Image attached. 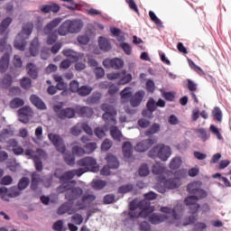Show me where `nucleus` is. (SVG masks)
Wrapping results in <instances>:
<instances>
[{"mask_svg": "<svg viewBox=\"0 0 231 231\" xmlns=\"http://www.w3.org/2000/svg\"><path fill=\"white\" fill-rule=\"evenodd\" d=\"M84 27V22L80 19L66 20L58 28L59 35L65 37L68 33H79Z\"/></svg>", "mask_w": 231, "mask_h": 231, "instance_id": "1", "label": "nucleus"}, {"mask_svg": "<svg viewBox=\"0 0 231 231\" xmlns=\"http://www.w3.org/2000/svg\"><path fill=\"white\" fill-rule=\"evenodd\" d=\"M33 32V23H26L23 24L22 28L21 33L16 36L14 41V48L19 50L20 51H24L26 50V44L28 41V37L32 35Z\"/></svg>", "mask_w": 231, "mask_h": 231, "instance_id": "2", "label": "nucleus"}, {"mask_svg": "<svg viewBox=\"0 0 231 231\" xmlns=\"http://www.w3.org/2000/svg\"><path fill=\"white\" fill-rule=\"evenodd\" d=\"M138 208H140V203L138 200L134 199L129 203V210L123 212L125 216H127L124 221L125 226H127V228H131V226H133L134 219H138V217H143V212L138 211Z\"/></svg>", "mask_w": 231, "mask_h": 231, "instance_id": "3", "label": "nucleus"}, {"mask_svg": "<svg viewBox=\"0 0 231 231\" xmlns=\"http://www.w3.org/2000/svg\"><path fill=\"white\" fill-rule=\"evenodd\" d=\"M172 155V151L171 150V146H167L163 143H158L153 148H152L149 152V158H159L162 162H167Z\"/></svg>", "mask_w": 231, "mask_h": 231, "instance_id": "4", "label": "nucleus"}, {"mask_svg": "<svg viewBox=\"0 0 231 231\" xmlns=\"http://www.w3.org/2000/svg\"><path fill=\"white\" fill-rule=\"evenodd\" d=\"M0 51H5L0 59V73H6L10 66V55L12 54V45L6 43V39L0 40Z\"/></svg>", "mask_w": 231, "mask_h": 231, "instance_id": "5", "label": "nucleus"}, {"mask_svg": "<svg viewBox=\"0 0 231 231\" xmlns=\"http://www.w3.org/2000/svg\"><path fill=\"white\" fill-rule=\"evenodd\" d=\"M61 23H62V18L57 17L44 26L43 33H45V35H48L47 44L49 46H51L52 44H55V42H57L59 36H57V32H52L54 28H57V26H59Z\"/></svg>", "mask_w": 231, "mask_h": 231, "instance_id": "6", "label": "nucleus"}, {"mask_svg": "<svg viewBox=\"0 0 231 231\" xmlns=\"http://www.w3.org/2000/svg\"><path fill=\"white\" fill-rule=\"evenodd\" d=\"M101 111L105 113L102 118L108 125H116V109L112 105L104 103L101 105Z\"/></svg>", "mask_w": 231, "mask_h": 231, "instance_id": "7", "label": "nucleus"}, {"mask_svg": "<svg viewBox=\"0 0 231 231\" xmlns=\"http://www.w3.org/2000/svg\"><path fill=\"white\" fill-rule=\"evenodd\" d=\"M105 160L107 162L108 165H105L102 168L100 171V174L102 176H109L111 174V169H118V167H120V162H118V159L112 153H108Z\"/></svg>", "mask_w": 231, "mask_h": 231, "instance_id": "8", "label": "nucleus"}, {"mask_svg": "<svg viewBox=\"0 0 231 231\" xmlns=\"http://www.w3.org/2000/svg\"><path fill=\"white\" fill-rule=\"evenodd\" d=\"M54 111L60 120H69L75 118V115H77V109L72 107L62 108V106L59 105L54 106Z\"/></svg>", "mask_w": 231, "mask_h": 231, "instance_id": "9", "label": "nucleus"}, {"mask_svg": "<svg viewBox=\"0 0 231 231\" xmlns=\"http://www.w3.org/2000/svg\"><path fill=\"white\" fill-rule=\"evenodd\" d=\"M77 163L79 167H85V169L90 171V172H98V171H100V168L97 165V161L93 157H84L78 161Z\"/></svg>", "mask_w": 231, "mask_h": 231, "instance_id": "10", "label": "nucleus"}, {"mask_svg": "<svg viewBox=\"0 0 231 231\" xmlns=\"http://www.w3.org/2000/svg\"><path fill=\"white\" fill-rule=\"evenodd\" d=\"M48 138L50 142H51L52 145L55 146V149L58 151V152H60L61 154H64L66 152V144L64 143V139L60 137L57 134H49Z\"/></svg>", "mask_w": 231, "mask_h": 231, "instance_id": "11", "label": "nucleus"}, {"mask_svg": "<svg viewBox=\"0 0 231 231\" xmlns=\"http://www.w3.org/2000/svg\"><path fill=\"white\" fill-rule=\"evenodd\" d=\"M103 66L106 69H122L124 68V60L120 58L105 59Z\"/></svg>", "mask_w": 231, "mask_h": 231, "instance_id": "12", "label": "nucleus"}, {"mask_svg": "<svg viewBox=\"0 0 231 231\" xmlns=\"http://www.w3.org/2000/svg\"><path fill=\"white\" fill-rule=\"evenodd\" d=\"M84 194V190L80 187H74L69 189L68 192L65 193V199L68 201H75L80 199Z\"/></svg>", "mask_w": 231, "mask_h": 231, "instance_id": "13", "label": "nucleus"}, {"mask_svg": "<svg viewBox=\"0 0 231 231\" xmlns=\"http://www.w3.org/2000/svg\"><path fill=\"white\" fill-rule=\"evenodd\" d=\"M95 199H97V196L89 193H85L81 197V202L78 201L76 203V207L78 208L79 210H84V208H86L88 205H91V203H93Z\"/></svg>", "mask_w": 231, "mask_h": 231, "instance_id": "14", "label": "nucleus"}, {"mask_svg": "<svg viewBox=\"0 0 231 231\" xmlns=\"http://www.w3.org/2000/svg\"><path fill=\"white\" fill-rule=\"evenodd\" d=\"M198 201H199L198 198L194 197L193 195H190L184 199V204L187 207H189L190 214H197V212L199 210L200 206L198 204Z\"/></svg>", "mask_w": 231, "mask_h": 231, "instance_id": "15", "label": "nucleus"}, {"mask_svg": "<svg viewBox=\"0 0 231 231\" xmlns=\"http://www.w3.org/2000/svg\"><path fill=\"white\" fill-rule=\"evenodd\" d=\"M156 143V139H146L139 142L135 146V151L137 152H145L146 151H149L152 145Z\"/></svg>", "mask_w": 231, "mask_h": 231, "instance_id": "16", "label": "nucleus"}, {"mask_svg": "<svg viewBox=\"0 0 231 231\" xmlns=\"http://www.w3.org/2000/svg\"><path fill=\"white\" fill-rule=\"evenodd\" d=\"M76 210L73 208V204L71 202H64L57 210L58 216H64V214H69L71 216L75 214Z\"/></svg>", "mask_w": 231, "mask_h": 231, "instance_id": "17", "label": "nucleus"}, {"mask_svg": "<svg viewBox=\"0 0 231 231\" xmlns=\"http://www.w3.org/2000/svg\"><path fill=\"white\" fill-rule=\"evenodd\" d=\"M76 114L83 118H91L95 115V110L89 106L76 107Z\"/></svg>", "mask_w": 231, "mask_h": 231, "instance_id": "18", "label": "nucleus"}, {"mask_svg": "<svg viewBox=\"0 0 231 231\" xmlns=\"http://www.w3.org/2000/svg\"><path fill=\"white\" fill-rule=\"evenodd\" d=\"M195 134L200 142H208L210 140V131H208L207 128L200 127L195 129Z\"/></svg>", "mask_w": 231, "mask_h": 231, "instance_id": "19", "label": "nucleus"}, {"mask_svg": "<svg viewBox=\"0 0 231 231\" xmlns=\"http://www.w3.org/2000/svg\"><path fill=\"white\" fill-rule=\"evenodd\" d=\"M152 172L158 178H165V173L167 172V168L162 162H156L152 167Z\"/></svg>", "mask_w": 231, "mask_h": 231, "instance_id": "20", "label": "nucleus"}, {"mask_svg": "<svg viewBox=\"0 0 231 231\" xmlns=\"http://www.w3.org/2000/svg\"><path fill=\"white\" fill-rule=\"evenodd\" d=\"M144 97H145V91L139 90L135 92V94L130 99V104L132 107H138V106L142 104V101L143 100Z\"/></svg>", "mask_w": 231, "mask_h": 231, "instance_id": "21", "label": "nucleus"}, {"mask_svg": "<svg viewBox=\"0 0 231 231\" xmlns=\"http://www.w3.org/2000/svg\"><path fill=\"white\" fill-rule=\"evenodd\" d=\"M148 220L152 225H160V223H163V221H167L169 217L165 215L152 213L149 216L148 213Z\"/></svg>", "mask_w": 231, "mask_h": 231, "instance_id": "22", "label": "nucleus"}, {"mask_svg": "<svg viewBox=\"0 0 231 231\" xmlns=\"http://www.w3.org/2000/svg\"><path fill=\"white\" fill-rule=\"evenodd\" d=\"M30 102L34 107H36L37 109H41V111H45V109H47L44 101H42V99L35 94L31 95Z\"/></svg>", "mask_w": 231, "mask_h": 231, "instance_id": "23", "label": "nucleus"}, {"mask_svg": "<svg viewBox=\"0 0 231 231\" xmlns=\"http://www.w3.org/2000/svg\"><path fill=\"white\" fill-rule=\"evenodd\" d=\"M6 194L9 198H19L21 196V190L17 187H12L7 189L6 187L0 188V195Z\"/></svg>", "mask_w": 231, "mask_h": 231, "instance_id": "24", "label": "nucleus"}, {"mask_svg": "<svg viewBox=\"0 0 231 231\" xmlns=\"http://www.w3.org/2000/svg\"><path fill=\"white\" fill-rule=\"evenodd\" d=\"M139 208L140 212H143V217H147L149 216L150 212H152V209H151V201L144 199L139 201Z\"/></svg>", "mask_w": 231, "mask_h": 231, "instance_id": "25", "label": "nucleus"}, {"mask_svg": "<svg viewBox=\"0 0 231 231\" xmlns=\"http://www.w3.org/2000/svg\"><path fill=\"white\" fill-rule=\"evenodd\" d=\"M161 180L165 181V185L170 190H174V189H178L181 185V181L176 178L167 180L165 177H161Z\"/></svg>", "mask_w": 231, "mask_h": 231, "instance_id": "26", "label": "nucleus"}, {"mask_svg": "<svg viewBox=\"0 0 231 231\" xmlns=\"http://www.w3.org/2000/svg\"><path fill=\"white\" fill-rule=\"evenodd\" d=\"M12 84H14V78L10 74H5L0 81V88L2 89H8Z\"/></svg>", "mask_w": 231, "mask_h": 231, "instance_id": "27", "label": "nucleus"}, {"mask_svg": "<svg viewBox=\"0 0 231 231\" xmlns=\"http://www.w3.org/2000/svg\"><path fill=\"white\" fill-rule=\"evenodd\" d=\"M39 183H41V174L37 171H33L31 175V189L32 190H37Z\"/></svg>", "mask_w": 231, "mask_h": 231, "instance_id": "28", "label": "nucleus"}, {"mask_svg": "<svg viewBox=\"0 0 231 231\" xmlns=\"http://www.w3.org/2000/svg\"><path fill=\"white\" fill-rule=\"evenodd\" d=\"M13 21H14V19H12V17L8 16L1 22L0 35H5L6 30H8V27L12 24Z\"/></svg>", "mask_w": 231, "mask_h": 231, "instance_id": "29", "label": "nucleus"}, {"mask_svg": "<svg viewBox=\"0 0 231 231\" xmlns=\"http://www.w3.org/2000/svg\"><path fill=\"white\" fill-rule=\"evenodd\" d=\"M98 45L102 51H109V50H111V42H109V40L102 36L98 39Z\"/></svg>", "mask_w": 231, "mask_h": 231, "instance_id": "30", "label": "nucleus"}, {"mask_svg": "<svg viewBox=\"0 0 231 231\" xmlns=\"http://www.w3.org/2000/svg\"><path fill=\"white\" fill-rule=\"evenodd\" d=\"M122 149L125 158H131L133 156V144L130 142H125Z\"/></svg>", "mask_w": 231, "mask_h": 231, "instance_id": "31", "label": "nucleus"}, {"mask_svg": "<svg viewBox=\"0 0 231 231\" xmlns=\"http://www.w3.org/2000/svg\"><path fill=\"white\" fill-rule=\"evenodd\" d=\"M14 136V131L5 128L0 133V143H5L8 138H12Z\"/></svg>", "mask_w": 231, "mask_h": 231, "instance_id": "32", "label": "nucleus"}, {"mask_svg": "<svg viewBox=\"0 0 231 231\" xmlns=\"http://www.w3.org/2000/svg\"><path fill=\"white\" fill-rule=\"evenodd\" d=\"M27 73L31 76L33 79L39 77V72H37V67L33 63H28L26 66Z\"/></svg>", "mask_w": 231, "mask_h": 231, "instance_id": "33", "label": "nucleus"}, {"mask_svg": "<svg viewBox=\"0 0 231 231\" xmlns=\"http://www.w3.org/2000/svg\"><path fill=\"white\" fill-rule=\"evenodd\" d=\"M101 88H108V95H116V93H118V87L111 82L105 81L101 83Z\"/></svg>", "mask_w": 231, "mask_h": 231, "instance_id": "34", "label": "nucleus"}, {"mask_svg": "<svg viewBox=\"0 0 231 231\" xmlns=\"http://www.w3.org/2000/svg\"><path fill=\"white\" fill-rule=\"evenodd\" d=\"M201 189V182L200 181H194L187 185V191L189 194L193 195L196 191Z\"/></svg>", "mask_w": 231, "mask_h": 231, "instance_id": "35", "label": "nucleus"}, {"mask_svg": "<svg viewBox=\"0 0 231 231\" xmlns=\"http://www.w3.org/2000/svg\"><path fill=\"white\" fill-rule=\"evenodd\" d=\"M162 177H157L158 183L155 185V189L161 194H165L167 192V185L165 184V180H161Z\"/></svg>", "mask_w": 231, "mask_h": 231, "instance_id": "36", "label": "nucleus"}, {"mask_svg": "<svg viewBox=\"0 0 231 231\" xmlns=\"http://www.w3.org/2000/svg\"><path fill=\"white\" fill-rule=\"evenodd\" d=\"M30 53L32 57L37 55V51H39V38H34L30 44Z\"/></svg>", "mask_w": 231, "mask_h": 231, "instance_id": "37", "label": "nucleus"}, {"mask_svg": "<svg viewBox=\"0 0 231 231\" xmlns=\"http://www.w3.org/2000/svg\"><path fill=\"white\" fill-rule=\"evenodd\" d=\"M161 212H162L163 214H171L173 219H180L181 217L180 216V214H178V212H176V208L172 209L169 207H162Z\"/></svg>", "mask_w": 231, "mask_h": 231, "instance_id": "38", "label": "nucleus"}, {"mask_svg": "<svg viewBox=\"0 0 231 231\" xmlns=\"http://www.w3.org/2000/svg\"><path fill=\"white\" fill-rule=\"evenodd\" d=\"M132 190H134V184H125L118 188L117 192L118 194H127L128 192H132Z\"/></svg>", "mask_w": 231, "mask_h": 231, "instance_id": "39", "label": "nucleus"}, {"mask_svg": "<svg viewBox=\"0 0 231 231\" xmlns=\"http://www.w3.org/2000/svg\"><path fill=\"white\" fill-rule=\"evenodd\" d=\"M30 185V178L28 177H23L19 180L17 184V189L19 190H25V189H28V186Z\"/></svg>", "mask_w": 231, "mask_h": 231, "instance_id": "40", "label": "nucleus"}, {"mask_svg": "<svg viewBox=\"0 0 231 231\" xmlns=\"http://www.w3.org/2000/svg\"><path fill=\"white\" fill-rule=\"evenodd\" d=\"M24 106V100L20 97H14L11 102H10V107L11 109H19V107H23Z\"/></svg>", "mask_w": 231, "mask_h": 231, "instance_id": "41", "label": "nucleus"}, {"mask_svg": "<svg viewBox=\"0 0 231 231\" xmlns=\"http://www.w3.org/2000/svg\"><path fill=\"white\" fill-rule=\"evenodd\" d=\"M91 91H93V88L83 85L79 88V90H78V94L79 97H88V95H91Z\"/></svg>", "mask_w": 231, "mask_h": 231, "instance_id": "42", "label": "nucleus"}, {"mask_svg": "<svg viewBox=\"0 0 231 231\" xmlns=\"http://www.w3.org/2000/svg\"><path fill=\"white\" fill-rule=\"evenodd\" d=\"M181 157H174L170 162V169H171V171H177V169L181 167Z\"/></svg>", "mask_w": 231, "mask_h": 231, "instance_id": "43", "label": "nucleus"}, {"mask_svg": "<svg viewBox=\"0 0 231 231\" xmlns=\"http://www.w3.org/2000/svg\"><path fill=\"white\" fill-rule=\"evenodd\" d=\"M73 178H75V173H74L73 170L68 171L61 175L60 182L68 183L70 181V180H73Z\"/></svg>", "mask_w": 231, "mask_h": 231, "instance_id": "44", "label": "nucleus"}, {"mask_svg": "<svg viewBox=\"0 0 231 231\" xmlns=\"http://www.w3.org/2000/svg\"><path fill=\"white\" fill-rule=\"evenodd\" d=\"M160 133V124L154 123L152 126L144 132L145 136H151V134H156Z\"/></svg>", "mask_w": 231, "mask_h": 231, "instance_id": "45", "label": "nucleus"}, {"mask_svg": "<svg viewBox=\"0 0 231 231\" xmlns=\"http://www.w3.org/2000/svg\"><path fill=\"white\" fill-rule=\"evenodd\" d=\"M212 115L213 118L217 120V122H223V112L218 106L214 107Z\"/></svg>", "mask_w": 231, "mask_h": 231, "instance_id": "46", "label": "nucleus"}, {"mask_svg": "<svg viewBox=\"0 0 231 231\" xmlns=\"http://www.w3.org/2000/svg\"><path fill=\"white\" fill-rule=\"evenodd\" d=\"M110 134L112 138H114V140H117L118 142H120L122 138V132L118 130V127L112 126L110 129Z\"/></svg>", "mask_w": 231, "mask_h": 231, "instance_id": "47", "label": "nucleus"}, {"mask_svg": "<svg viewBox=\"0 0 231 231\" xmlns=\"http://www.w3.org/2000/svg\"><path fill=\"white\" fill-rule=\"evenodd\" d=\"M149 17H150L151 21H152V23H154V24H156V26H158L159 28H163V23H162V20H160V18H158V16H156V14H154V12L150 11Z\"/></svg>", "mask_w": 231, "mask_h": 231, "instance_id": "48", "label": "nucleus"}, {"mask_svg": "<svg viewBox=\"0 0 231 231\" xmlns=\"http://www.w3.org/2000/svg\"><path fill=\"white\" fill-rule=\"evenodd\" d=\"M121 98H123V100H129V98H131V97H133V92H131V87H126L125 88L121 93Z\"/></svg>", "mask_w": 231, "mask_h": 231, "instance_id": "49", "label": "nucleus"}, {"mask_svg": "<svg viewBox=\"0 0 231 231\" xmlns=\"http://www.w3.org/2000/svg\"><path fill=\"white\" fill-rule=\"evenodd\" d=\"M71 187V182H63L57 188L58 194H64V192H68Z\"/></svg>", "mask_w": 231, "mask_h": 231, "instance_id": "50", "label": "nucleus"}, {"mask_svg": "<svg viewBox=\"0 0 231 231\" xmlns=\"http://www.w3.org/2000/svg\"><path fill=\"white\" fill-rule=\"evenodd\" d=\"M107 185V182L106 180H94L92 181V187L95 189V190H102L104 187Z\"/></svg>", "mask_w": 231, "mask_h": 231, "instance_id": "51", "label": "nucleus"}, {"mask_svg": "<svg viewBox=\"0 0 231 231\" xmlns=\"http://www.w3.org/2000/svg\"><path fill=\"white\" fill-rule=\"evenodd\" d=\"M123 78L118 81L119 86H125V84H129L131 80H133V75L130 73L122 76Z\"/></svg>", "mask_w": 231, "mask_h": 231, "instance_id": "52", "label": "nucleus"}, {"mask_svg": "<svg viewBox=\"0 0 231 231\" xmlns=\"http://www.w3.org/2000/svg\"><path fill=\"white\" fill-rule=\"evenodd\" d=\"M70 133L73 136H80L82 134V125L78 124L70 128Z\"/></svg>", "mask_w": 231, "mask_h": 231, "instance_id": "53", "label": "nucleus"}, {"mask_svg": "<svg viewBox=\"0 0 231 231\" xmlns=\"http://www.w3.org/2000/svg\"><path fill=\"white\" fill-rule=\"evenodd\" d=\"M209 131L217 138V140H223V135H221V133L219 132V128H217V126L210 125Z\"/></svg>", "mask_w": 231, "mask_h": 231, "instance_id": "54", "label": "nucleus"}, {"mask_svg": "<svg viewBox=\"0 0 231 231\" xmlns=\"http://www.w3.org/2000/svg\"><path fill=\"white\" fill-rule=\"evenodd\" d=\"M195 198H197L199 200V199H205V198H207L208 193L207 191H205V189L199 188L198 190L196 192H194L192 194Z\"/></svg>", "mask_w": 231, "mask_h": 231, "instance_id": "55", "label": "nucleus"}, {"mask_svg": "<svg viewBox=\"0 0 231 231\" xmlns=\"http://www.w3.org/2000/svg\"><path fill=\"white\" fill-rule=\"evenodd\" d=\"M64 162L67 165H75V155L73 153H65Z\"/></svg>", "mask_w": 231, "mask_h": 231, "instance_id": "56", "label": "nucleus"}, {"mask_svg": "<svg viewBox=\"0 0 231 231\" xmlns=\"http://www.w3.org/2000/svg\"><path fill=\"white\" fill-rule=\"evenodd\" d=\"M86 153V150L80 146H73L72 147V154L74 156H84Z\"/></svg>", "mask_w": 231, "mask_h": 231, "instance_id": "57", "label": "nucleus"}, {"mask_svg": "<svg viewBox=\"0 0 231 231\" xmlns=\"http://www.w3.org/2000/svg\"><path fill=\"white\" fill-rule=\"evenodd\" d=\"M139 176L142 178H145V176H149V166L147 164L141 165L138 171Z\"/></svg>", "mask_w": 231, "mask_h": 231, "instance_id": "58", "label": "nucleus"}, {"mask_svg": "<svg viewBox=\"0 0 231 231\" xmlns=\"http://www.w3.org/2000/svg\"><path fill=\"white\" fill-rule=\"evenodd\" d=\"M97 151V143H88L85 145V152L87 154H91V152H95Z\"/></svg>", "mask_w": 231, "mask_h": 231, "instance_id": "59", "label": "nucleus"}, {"mask_svg": "<svg viewBox=\"0 0 231 231\" xmlns=\"http://www.w3.org/2000/svg\"><path fill=\"white\" fill-rule=\"evenodd\" d=\"M116 198L114 194H107L103 199L104 205H111L112 203H116Z\"/></svg>", "mask_w": 231, "mask_h": 231, "instance_id": "60", "label": "nucleus"}, {"mask_svg": "<svg viewBox=\"0 0 231 231\" xmlns=\"http://www.w3.org/2000/svg\"><path fill=\"white\" fill-rule=\"evenodd\" d=\"M146 107L149 111H152L153 113H154V111H156L157 106H156V101L154 100V98L150 97V99L146 103Z\"/></svg>", "mask_w": 231, "mask_h": 231, "instance_id": "61", "label": "nucleus"}, {"mask_svg": "<svg viewBox=\"0 0 231 231\" xmlns=\"http://www.w3.org/2000/svg\"><path fill=\"white\" fill-rule=\"evenodd\" d=\"M20 84L23 89H30L32 88V79L30 78H23Z\"/></svg>", "mask_w": 231, "mask_h": 231, "instance_id": "62", "label": "nucleus"}, {"mask_svg": "<svg viewBox=\"0 0 231 231\" xmlns=\"http://www.w3.org/2000/svg\"><path fill=\"white\" fill-rule=\"evenodd\" d=\"M120 46L123 50V51H125V55H131L133 53V48L131 47V45L127 42H121Z\"/></svg>", "mask_w": 231, "mask_h": 231, "instance_id": "63", "label": "nucleus"}, {"mask_svg": "<svg viewBox=\"0 0 231 231\" xmlns=\"http://www.w3.org/2000/svg\"><path fill=\"white\" fill-rule=\"evenodd\" d=\"M175 180H182V178H187V171L186 170H179L174 172Z\"/></svg>", "mask_w": 231, "mask_h": 231, "instance_id": "64", "label": "nucleus"}]
</instances>
